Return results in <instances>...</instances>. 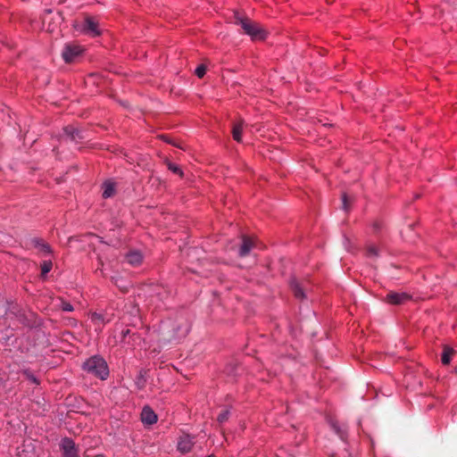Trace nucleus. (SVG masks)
<instances>
[{
	"label": "nucleus",
	"instance_id": "nucleus-27",
	"mask_svg": "<svg viewBox=\"0 0 457 457\" xmlns=\"http://www.w3.org/2000/svg\"><path fill=\"white\" fill-rule=\"evenodd\" d=\"M129 335H130V329L127 328V329L122 330V332H121L122 341H125L126 337Z\"/></svg>",
	"mask_w": 457,
	"mask_h": 457
},
{
	"label": "nucleus",
	"instance_id": "nucleus-34",
	"mask_svg": "<svg viewBox=\"0 0 457 457\" xmlns=\"http://www.w3.org/2000/svg\"><path fill=\"white\" fill-rule=\"evenodd\" d=\"M375 229H378V224H374Z\"/></svg>",
	"mask_w": 457,
	"mask_h": 457
},
{
	"label": "nucleus",
	"instance_id": "nucleus-29",
	"mask_svg": "<svg viewBox=\"0 0 457 457\" xmlns=\"http://www.w3.org/2000/svg\"><path fill=\"white\" fill-rule=\"evenodd\" d=\"M118 282H119V279H115L114 283H115L119 287H120V289H121L122 291L126 292V291L128 290L127 287H123V286L120 285Z\"/></svg>",
	"mask_w": 457,
	"mask_h": 457
},
{
	"label": "nucleus",
	"instance_id": "nucleus-14",
	"mask_svg": "<svg viewBox=\"0 0 457 457\" xmlns=\"http://www.w3.org/2000/svg\"><path fill=\"white\" fill-rule=\"evenodd\" d=\"M454 354V350L447 345L444 347L441 361L442 363L447 365L451 361L452 356Z\"/></svg>",
	"mask_w": 457,
	"mask_h": 457
},
{
	"label": "nucleus",
	"instance_id": "nucleus-26",
	"mask_svg": "<svg viewBox=\"0 0 457 457\" xmlns=\"http://www.w3.org/2000/svg\"><path fill=\"white\" fill-rule=\"evenodd\" d=\"M342 202H343V208L347 211L348 205H347V195L346 194H343L342 195Z\"/></svg>",
	"mask_w": 457,
	"mask_h": 457
},
{
	"label": "nucleus",
	"instance_id": "nucleus-15",
	"mask_svg": "<svg viewBox=\"0 0 457 457\" xmlns=\"http://www.w3.org/2000/svg\"><path fill=\"white\" fill-rule=\"evenodd\" d=\"M35 246L44 254H50L52 253L51 246L42 240L37 239L34 241Z\"/></svg>",
	"mask_w": 457,
	"mask_h": 457
},
{
	"label": "nucleus",
	"instance_id": "nucleus-13",
	"mask_svg": "<svg viewBox=\"0 0 457 457\" xmlns=\"http://www.w3.org/2000/svg\"><path fill=\"white\" fill-rule=\"evenodd\" d=\"M115 194V184L112 181H105L103 184V197L110 198Z\"/></svg>",
	"mask_w": 457,
	"mask_h": 457
},
{
	"label": "nucleus",
	"instance_id": "nucleus-10",
	"mask_svg": "<svg viewBox=\"0 0 457 457\" xmlns=\"http://www.w3.org/2000/svg\"><path fill=\"white\" fill-rule=\"evenodd\" d=\"M254 243L253 241L246 237H243L242 245L239 248L238 254L241 257H245L249 254L252 248H253Z\"/></svg>",
	"mask_w": 457,
	"mask_h": 457
},
{
	"label": "nucleus",
	"instance_id": "nucleus-1",
	"mask_svg": "<svg viewBox=\"0 0 457 457\" xmlns=\"http://www.w3.org/2000/svg\"><path fill=\"white\" fill-rule=\"evenodd\" d=\"M83 370L88 374L94 375L102 380L109 376V368L105 360L99 356L94 355L88 358L82 365Z\"/></svg>",
	"mask_w": 457,
	"mask_h": 457
},
{
	"label": "nucleus",
	"instance_id": "nucleus-17",
	"mask_svg": "<svg viewBox=\"0 0 457 457\" xmlns=\"http://www.w3.org/2000/svg\"><path fill=\"white\" fill-rule=\"evenodd\" d=\"M52 267H53V263H52L51 261H44L41 263V274H42V276L46 275L52 270Z\"/></svg>",
	"mask_w": 457,
	"mask_h": 457
},
{
	"label": "nucleus",
	"instance_id": "nucleus-11",
	"mask_svg": "<svg viewBox=\"0 0 457 457\" xmlns=\"http://www.w3.org/2000/svg\"><path fill=\"white\" fill-rule=\"evenodd\" d=\"M128 263L132 266H138L143 261V255L138 251H131L126 254Z\"/></svg>",
	"mask_w": 457,
	"mask_h": 457
},
{
	"label": "nucleus",
	"instance_id": "nucleus-12",
	"mask_svg": "<svg viewBox=\"0 0 457 457\" xmlns=\"http://www.w3.org/2000/svg\"><path fill=\"white\" fill-rule=\"evenodd\" d=\"M290 287L295 298L302 300L305 297L303 287L295 278L290 281Z\"/></svg>",
	"mask_w": 457,
	"mask_h": 457
},
{
	"label": "nucleus",
	"instance_id": "nucleus-19",
	"mask_svg": "<svg viewBox=\"0 0 457 457\" xmlns=\"http://www.w3.org/2000/svg\"><path fill=\"white\" fill-rule=\"evenodd\" d=\"M229 411L228 410H223L217 417V420L219 423L222 424L226 422L229 418Z\"/></svg>",
	"mask_w": 457,
	"mask_h": 457
},
{
	"label": "nucleus",
	"instance_id": "nucleus-3",
	"mask_svg": "<svg viewBox=\"0 0 457 457\" xmlns=\"http://www.w3.org/2000/svg\"><path fill=\"white\" fill-rule=\"evenodd\" d=\"M77 29L82 33L91 37H97L101 34L98 22L92 17H87L81 25H77Z\"/></svg>",
	"mask_w": 457,
	"mask_h": 457
},
{
	"label": "nucleus",
	"instance_id": "nucleus-16",
	"mask_svg": "<svg viewBox=\"0 0 457 457\" xmlns=\"http://www.w3.org/2000/svg\"><path fill=\"white\" fill-rule=\"evenodd\" d=\"M242 131H243V122L242 121L234 125L232 134H233V138L237 142H241Z\"/></svg>",
	"mask_w": 457,
	"mask_h": 457
},
{
	"label": "nucleus",
	"instance_id": "nucleus-7",
	"mask_svg": "<svg viewBox=\"0 0 457 457\" xmlns=\"http://www.w3.org/2000/svg\"><path fill=\"white\" fill-rule=\"evenodd\" d=\"M195 445L194 437L189 435H182L178 441V450L182 453H189Z\"/></svg>",
	"mask_w": 457,
	"mask_h": 457
},
{
	"label": "nucleus",
	"instance_id": "nucleus-23",
	"mask_svg": "<svg viewBox=\"0 0 457 457\" xmlns=\"http://www.w3.org/2000/svg\"><path fill=\"white\" fill-rule=\"evenodd\" d=\"M332 426H333V428H334V429H335L336 433L340 436V438H341L342 440H345V438H346V434H345V431H343L342 429H340V428H339V427H338L337 425H336V424H333Z\"/></svg>",
	"mask_w": 457,
	"mask_h": 457
},
{
	"label": "nucleus",
	"instance_id": "nucleus-31",
	"mask_svg": "<svg viewBox=\"0 0 457 457\" xmlns=\"http://www.w3.org/2000/svg\"><path fill=\"white\" fill-rule=\"evenodd\" d=\"M94 457H104V456L103 454H97V455H96Z\"/></svg>",
	"mask_w": 457,
	"mask_h": 457
},
{
	"label": "nucleus",
	"instance_id": "nucleus-9",
	"mask_svg": "<svg viewBox=\"0 0 457 457\" xmlns=\"http://www.w3.org/2000/svg\"><path fill=\"white\" fill-rule=\"evenodd\" d=\"M141 420L144 424L153 425L157 421V415L149 406H145L141 412Z\"/></svg>",
	"mask_w": 457,
	"mask_h": 457
},
{
	"label": "nucleus",
	"instance_id": "nucleus-25",
	"mask_svg": "<svg viewBox=\"0 0 457 457\" xmlns=\"http://www.w3.org/2000/svg\"><path fill=\"white\" fill-rule=\"evenodd\" d=\"M62 310L64 312H72L73 306L70 303L63 302L62 303Z\"/></svg>",
	"mask_w": 457,
	"mask_h": 457
},
{
	"label": "nucleus",
	"instance_id": "nucleus-18",
	"mask_svg": "<svg viewBox=\"0 0 457 457\" xmlns=\"http://www.w3.org/2000/svg\"><path fill=\"white\" fill-rule=\"evenodd\" d=\"M64 131L71 137L72 140L76 139L77 137H79V131L73 127H67Z\"/></svg>",
	"mask_w": 457,
	"mask_h": 457
},
{
	"label": "nucleus",
	"instance_id": "nucleus-5",
	"mask_svg": "<svg viewBox=\"0 0 457 457\" xmlns=\"http://www.w3.org/2000/svg\"><path fill=\"white\" fill-rule=\"evenodd\" d=\"M82 48L78 45H66L62 50V58L65 62H72L80 54Z\"/></svg>",
	"mask_w": 457,
	"mask_h": 457
},
{
	"label": "nucleus",
	"instance_id": "nucleus-33",
	"mask_svg": "<svg viewBox=\"0 0 457 457\" xmlns=\"http://www.w3.org/2000/svg\"><path fill=\"white\" fill-rule=\"evenodd\" d=\"M133 337V340H135V337H136V334H132L131 336Z\"/></svg>",
	"mask_w": 457,
	"mask_h": 457
},
{
	"label": "nucleus",
	"instance_id": "nucleus-28",
	"mask_svg": "<svg viewBox=\"0 0 457 457\" xmlns=\"http://www.w3.org/2000/svg\"><path fill=\"white\" fill-rule=\"evenodd\" d=\"M28 378L35 384H38L37 378L32 374H28Z\"/></svg>",
	"mask_w": 457,
	"mask_h": 457
},
{
	"label": "nucleus",
	"instance_id": "nucleus-32",
	"mask_svg": "<svg viewBox=\"0 0 457 457\" xmlns=\"http://www.w3.org/2000/svg\"><path fill=\"white\" fill-rule=\"evenodd\" d=\"M99 263L101 266H103V262L101 261V259H99Z\"/></svg>",
	"mask_w": 457,
	"mask_h": 457
},
{
	"label": "nucleus",
	"instance_id": "nucleus-20",
	"mask_svg": "<svg viewBox=\"0 0 457 457\" xmlns=\"http://www.w3.org/2000/svg\"><path fill=\"white\" fill-rule=\"evenodd\" d=\"M168 169L172 171L173 173L175 174H178L179 175L180 177L183 176V171L182 170L180 169L179 166H178L177 164L175 163H172V162H169L168 163Z\"/></svg>",
	"mask_w": 457,
	"mask_h": 457
},
{
	"label": "nucleus",
	"instance_id": "nucleus-21",
	"mask_svg": "<svg viewBox=\"0 0 457 457\" xmlns=\"http://www.w3.org/2000/svg\"><path fill=\"white\" fill-rule=\"evenodd\" d=\"M7 305L9 306V303L6 301H0V316L7 314Z\"/></svg>",
	"mask_w": 457,
	"mask_h": 457
},
{
	"label": "nucleus",
	"instance_id": "nucleus-6",
	"mask_svg": "<svg viewBox=\"0 0 457 457\" xmlns=\"http://www.w3.org/2000/svg\"><path fill=\"white\" fill-rule=\"evenodd\" d=\"M410 298L411 296L404 292H389L386 295V302L391 304H403Z\"/></svg>",
	"mask_w": 457,
	"mask_h": 457
},
{
	"label": "nucleus",
	"instance_id": "nucleus-4",
	"mask_svg": "<svg viewBox=\"0 0 457 457\" xmlns=\"http://www.w3.org/2000/svg\"><path fill=\"white\" fill-rule=\"evenodd\" d=\"M60 448L62 453V457H79V448L70 437L62 439Z\"/></svg>",
	"mask_w": 457,
	"mask_h": 457
},
{
	"label": "nucleus",
	"instance_id": "nucleus-2",
	"mask_svg": "<svg viewBox=\"0 0 457 457\" xmlns=\"http://www.w3.org/2000/svg\"><path fill=\"white\" fill-rule=\"evenodd\" d=\"M235 23L240 25L244 32L253 40H262L266 37V31L259 23L248 18L242 17L238 13L235 14Z\"/></svg>",
	"mask_w": 457,
	"mask_h": 457
},
{
	"label": "nucleus",
	"instance_id": "nucleus-22",
	"mask_svg": "<svg viewBox=\"0 0 457 457\" xmlns=\"http://www.w3.org/2000/svg\"><path fill=\"white\" fill-rule=\"evenodd\" d=\"M205 71H206V68L204 65H199L196 69H195V75L198 77V78H202L204 76L205 74Z\"/></svg>",
	"mask_w": 457,
	"mask_h": 457
},
{
	"label": "nucleus",
	"instance_id": "nucleus-30",
	"mask_svg": "<svg viewBox=\"0 0 457 457\" xmlns=\"http://www.w3.org/2000/svg\"><path fill=\"white\" fill-rule=\"evenodd\" d=\"M165 140H166L169 144H171V145H176V144H175L172 140H170V139H165ZM177 146H178V145H177ZM179 147H180V146L179 145Z\"/></svg>",
	"mask_w": 457,
	"mask_h": 457
},
{
	"label": "nucleus",
	"instance_id": "nucleus-8",
	"mask_svg": "<svg viewBox=\"0 0 457 457\" xmlns=\"http://www.w3.org/2000/svg\"><path fill=\"white\" fill-rule=\"evenodd\" d=\"M90 320L96 328L101 329L105 324L111 322L112 320V315L93 312L90 315Z\"/></svg>",
	"mask_w": 457,
	"mask_h": 457
},
{
	"label": "nucleus",
	"instance_id": "nucleus-24",
	"mask_svg": "<svg viewBox=\"0 0 457 457\" xmlns=\"http://www.w3.org/2000/svg\"><path fill=\"white\" fill-rule=\"evenodd\" d=\"M369 256H377L378 255V248L375 245H370L367 248Z\"/></svg>",
	"mask_w": 457,
	"mask_h": 457
}]
</instances>
